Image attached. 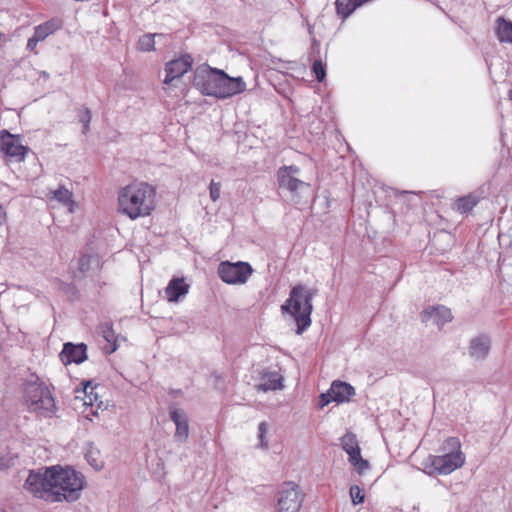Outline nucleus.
<instances>
[{"mask_svg":"<svg viewBox=\"0 0 512 512\" xmlns=\"http://www.w3.org/2000/svg\"><path fill=\"white\" fill-rule=\"evenodd\" d=\"M16 459L17 456L11 453L0 457V470L4 471L14 466Z\"/></svg>","mask_w":512,"mask_h":512,"instance_id":"nucleus-32","label":"nucleus"},{"mask_svg":"<svg viewBox=\"0 0 512 512\" xmlns=\"http://www.w3.org/2000/svg\"><path fill=\"white\" fill-rule=\"evenodd\" d=\"M350 497L353 502V504L358 505L364 502V493L360 489L358 485H352L350 487Z\"/></svg>","mask_w":512,"mask_h":512,"instance_id":"nucleus-31","label":"nucleus"},{"mask_svg":"<svg viewBox=\"0 0 512 512\" xmlns=\"http://www.w3.org/2000/svg\"><path fill=\"white\" fill-rule=\"evenodd\" d=\"M4 34L0 32V49L2 48L3 46V43H4Z\"/></svg>","mask_w":512,"mask_h":512,"instance_id":"nucleus-38","label":"nucleus"},{"mask_svg":"<svg viewBox=\"0 0 512 512\" xmlns=\"http://www.w3.org/2000/svg\"><path fill=\"white\" fill-rule=\"evenodd\" d=\"M304 495L294 482H286L279 486L276 494L275 512H298L302 506Z\"/></svg>","mask_w":512,"mask_h":512,"instance_id":"nucleus-7","label":"nucleus"},{"mask_svg":"<svg viewBox=\"0 0 512 512\" xmlns=\"http://www.w3.org/2000/svg\"><path fill=\"white\" fill-rule=\"evenodd\" d=\"M267 424L266 422H261L258 426V431H259V439H260V446L262 448H267L268 447V443L264 441V437H265V434L267 433Z\"/></svg>","mask_w":512,"mask_h":512,"instance_id":"nucleus-35","label":"nucleus"},{"mask_svg":"<svg viewBox=\"0 0 512 512\" xmlns=\"http://www.w3.org/2000/svg\"><path fill=\"white\" fill-rule=\"evenodd\" d=\"M193 86L201 94L217 99H227L246 90V83L241 76L230 77L225 71L208 65L197 67Z\"/></svg>","mask_w":512,"mask_h":512,"instance_id":"nucleus-2","label":"nucleus"},{"mask_svg":"<svg viewBox=\"0 0 512 512\" xmlns=\"http://www.w3.org/2000/svg\"><path fill=\"white\" fill-rule=\"evenodd\" d=\"M23 401L39 417L52 418L58 410L48 386L35 375L23 383Z\"/></svg>","mask_w":512,"mask_h":512,"instance_id":"nucleus-5","label":"nucleus"},{"mask_svg":"<svg viewBox=\"0 0 512 512\" xmlns=\"http://www.w3.org/2000/svg\"><path fill=\"white\" fill-rule=\"evenodd\" d=\"M312 71L318 82H322L326 77V68L320 59H316L312 64Z\"/></svg>","mask_w":512,"mask_h":512,"instance_id":"nucleus-30","label":"nucleus"},{"mask_svg":"<svg viewBox=\"0 0 512 512\" xmlns=\"http://www.w3.org/2000/svg\"><path fill=\"white\" fill-rule=\"evenodd\" d=\"M84 388V392L86 395L85 404L93 406L94 403L98 400V394L94 392V390L98 387V385L92 386V381H84L82 382Z\"/></svg>","mask_w":512,"mask_h":512,"instance_id":"nucleus-27","label":"nucleus"},{"mask_svg":"<svg viewBox=\"0 0 512 512\" xmlns=\"http://www.w3.org/2000/svg\"><path fill=\"white\" fill-rule=\"evenodd\" d=\"M316 294V289H307L301 284L296 285L292 287L288 299L281 306L282 313L289 314L294 319L297 335L304 333L311 325L312 300Z\"/></svg>","mask_w":512,"mask_h":512,"instance_id":"nucleus-4","label":"nucleus"},{"mask_svg":"<svg viewBox=\"0 0 512 512\" xmlns=\"http://www.w3.org/2000/svg\"><path fill=\"white\" fill-rule=\"evenodd\" d=\"M340 442L342 449L349 456V462L359 474H362L370 467L369 462L361 456V449L355 434L347 432L341 437Z\"/></svg>","mask_w":512,"mask_h":512,"instance_id":"nucleus-10","label":"nucleus"},{"mask_svg":"<svg viewBox=\"0 0 512 512\" xmlns=\"http://www.w3.org/2000/svg\"><path fill=\"white\" fill-rule=\"evenodd\" d=\"M189 286L184 282L183 279L174 278L168 283L165 293L168 301L175 302L180 296L188 293Z\"/></svg>","mask_w":512,"mask_h":512,"instance_id":"nucleus-19","label":"nucleus"},{"mask_svg":"<svg viewBox=\"0 0 512 512\" xmlns=\"http://www.w3.org/2000/svg\"><path fill=\"white\" fill-rule=\"evenodd\" d=\"M219 278L230 285L244 284L253 273V268L248 262L223 261L218 265Z\"/></svg>","mask_w":512,"mask_h":512,"instance_id":"nucleus-8","label":"nucleus"},{"mask_svg":"<svg viewBox=\"0 0 512 512\" xmlns=\"http://www.w3.org/2000/svg\"><path fill=\"white\" fill-rule=\"evenodd\" d=\"M155 34H145L139 38L138 48L141 51H152L155 46Z\"/></svg>","mask_w":512,"mask_h":512,"instance_id":"nucleus-28","label":"nucleus"},{"mask_svg":"<svg viewBox=\"0 0 512 512\" xmlns=\"http://www.w3.org/2000/svg\"><path fill=\"white\" fill-rule=\"evenodd\" d=\"M192 65L193 58L189 54L169 61L165 66L166 77L163 83L170 84L173 80L180 78L192 68Z\"/></svg>","mask_w":512,"mask_h":512,"instance_id":"nucleus-12","label":"nucleus"},{"mask_svg":"<svg viewBox=\"0 0 512 512\" xmlns=\"http://www.w3.org/2000/svg\"><path fill=\"white\" fill-rule=\"evenodd\" d=\"M92 119L91 110L87 107L83 108L79 113V122L83 125V133L86 134L90 129V122Z\"/></svg>","mask_w":512,"mask_h":512,"instance_id":"nucleus-29","label":"nucleus"},{"mask_svg":"<svg viewBox=\"0 0 512 512\" xmlns=\"http://www.w3.org/2000/svg\"><path fill=\"white\" fill-rule=\"evenodd\" d=\"M440 455H429L424 465L429 474L448 475L465 463L461 443L457 437H448L440 446Z\"/></svg>","mask_w":512,"mask_h":512,"instance_id":"nucleus-6","label":"nucleus"},{"mask_svg":"<svg viewBox=\"0 0 512 512\" xmlns=\"http://www.w3.org/2000/svg\"><path fill=\"white\" fill-rule=\"evenodd\" d=\"M53 198L66 206H70L69 211L73 212L74 201L72 199L71 191H69L65 187H60L53 191Z\"/></svg>","mask_w":512,"mask_h":512,"instance_id":"nucleus-24","label":"nucleus"},{"mask_svg":"<svg viewBox=\"0 0 512 512\" xmlns=\"http://www.w3.org/2000/svg\"><path fill=\"white\" fill-rule=\"evenodd\" d=\"M155 195L148 183L130 184L119 191V211L132 220L149 216L155 208Z\"/></svg>","mask_w":512,"mask_h":512,"instance_id":"nucleus-3","label":"nucleus"},{"mask_svg":"<svg viewBox=\"0 0 512 512\" xmlns=\"http://www.w3.org/2000/svg\"><path fill=\"white\" fill-rule=\"evenodd\" d=\"M283 378L276 371L263 372L261 375V382L256 385L258 391H275L283 388Z\"/></svg>","mask_w":512,"mask_h":512,"instance_id":"nucleus-18","label":"nucleus"},{"mask_svg":"<svg viewBox=\"0 0 512 512\" xmlns=\"http://www.w3.org/2000/svg\"><path fill=\"white\" fill-rule=\"evenodd\" d=\"M5 289L3 288V284H0V293H3Z\"/></svg>","mask_w":512,"mask_h":512,"instance_id":"nucleus-39","label":"nucleus"},{"mask_svg":"<svg viewBox=\"0 0 512 512\" xmlns=\"http://www.w3.org/2000/svg\"><path fill=\"white\" fill-rule=\"evenodd\" d=\"M93 267L97 270L100 268V261L97 256L83 255L79 259V271L84 275H88Z\"/></svg>","mask_w":512,"mask_h":512,"instance_id":"nucleus-23","label":"nucleus"},{"mask_svg":"<svg viewBox=\"0 0 512 512\" xmlns=\"http://www.w3.org/2000/svg\"><path fill=\"white\" fill-rule=\"evenodd\" d=\"M43 77H48V74H46L45 72H43Z\"/></svg>","mask_w":512,"mask_h":512,"instance_id":"nucleus-41","label":"nucleus"},{"mask_svg":"<svg viewBox=\"0 0 512 512\" xmlns=\"http://www.w3.org/2000/svg\"><path fill=\"white\" fill-rule=\"evenodd\" d=\"M59 357L64 365L81 364L87 359V346L84 343L67 342L63 345Z\"/></svg>","mask_w":512,"mask_h":512,"instance_id":"nucleus-13","label":"nucleus"},{"mask_svg":"<svg viewBox=\"0 0 512 512\" xmlns=\"http://www.w3.org/2000/svg\"><path fill=\"white\" fill-rule=\"evenodd\" d=\"M496 36L501 43L512 44V21L504 17L496 19Z\"/></svg>","mask_w":512,"mask_h":512,"instance_id":"nucleus-21","label":"nucleus"},{"mask_svg":"<svg viewBox=\"0 0 512 512\" xmlns=\"http://www.w3.org/2000/svg\"><path fill=\"white\" fill-rule=\"evenodd\" d=\"M86 486L84 475L70 466L53 465L31 470L24 487L36 498L50 503H72Z\"/></svg>","mask_w":512,"mask_h":512,"instance_id":"nucleus-1","label":"nucleus"},{"mask_svg":"<svg viewBox=\"0 0 512 512\" xmlns=\"http://www.w3.org/2000/svg\"><path fill=\"white\" fill-rule=\"evenodd\" d=\"M452 318L450 309L443 305L430 306L421 313L422 322L432 321L439 327L450 322Z\"/></svg>","mask_w":512,"mask_h":512,"instance_id":"nucleus-15","label":"nucleus"},{"mask_svg":"<svg viewBox=\"0 0 512 512\" xmlns=\"http://www.w3.org/2000/svg\"><path fill=\"white\" fill-rule=\"evenodd\" d=\"M331 392L334 394V402L337 403L349 402L356 394L355 388L351 384L340 380L332 382Z\"/></svg>","mask_w":512,"mask_h":512,"instance_id":"nucleus-17","label":"nucleus"},{"mask_svg":"<svg viewBox=\"0 0 512 512\" xmlns=\"http://www.w3.org/2000/svg\"><path fill=\"white\" fill-rule=\"evenodd\" d=\"M490 339L485 335L477 336L470 341L469 354L476 360H483L490 350Z\"/></svg>","mask_w":512,"mask_h":512,"instance_id":"nucleus-16","label":"nucleus"},{"mask_svg":"<svg viewBox=\"0 0 512 512\" xmlns=\"http://www.w3.org/2000/svg\"><path fill=\"white\" fill-rule=\"evenodd\" d=\"M6 212L4 208L0 205V225L5 221Z\"/></svg>","mask_w":512,"mask_h":512,"instance_id":"nucleus-37","label":"nucleus"},{"mask_svg":"<svg viewBox=\"0 0 512 512\" xmlns=\"http://www.w3.org/2000/svg\"><path fill=\"white\" fill-rule=\"evenodd\" d=\"M300 168L297 165L281 166L278 168L276 177L280 189L288 191L292 198L303 190H308L310 184L298 178Z\"/></svg>","mask_w":512,"mask_h":512,"instance_id":"nucleus-9","label":"nucleus"},{"mask_svg":"<svg viewBox=\"0 0 512 512\" xmlns=\"http://www.w3.org/2000/svg\"><path fill=\"white\" fill-rule=\"evenodd\" d=\"M0 512H11V511L6 510V509H1Z\"/></svg>","mask_w":512,"mask_h":512,"instance_id":"nucleus-40","label":"nucleus"},{"mask_svg":"<svg viewBox=\"0 0 512 512\" xmlns=\"http://www.w3.org/2000/svg\"><path fill=\"white\" fill-rule=\"evenodd\" d=\"M334 401V394L331 392V388L327 390L325 393H322L319 396V407L323 408Z\"/></svg>","mask_w":512,"mask_h":512,"instance_id":"nucleus-33","label":"nucleus"},{"mask_svg":"<svg viewBox=\"0 0 512 512\" xmlns=\"http://www.w3.org/2000/svg\"><path fill=\"white\" fill-rule=\"evenodd\" d=\"M479 203V197L469 194L455 200L453 209L461 214L470 212Z\"/></svg>","mask_w":512,"mask_h":512,"instance_id":"nucleus-22","label":"nucleus"},{"mask_svg":"<svg viewBox=\"0 0 512 512\" xmlns=\"http://www.w3.org/2000/svg\"><path fill=\"white\" fill-rule=\"evenodd\" d=\"M100 333L102 334L103 338L111 344L110 353L114 352L117 349L116 345V336L114 333V330L112 328V324L104 323L100 325Z\"/></svg>","mask_w":512,"mask_h":512,"instance_id":"nucleus-25","label":"nucleus"},{"mask_svg":"<svg viewBox=\"0 0 512 512\" xmlns=\"http://www.w3.org/2000/svg\"><path fill=\"white\" fill-rule=\"evenodd\" d=\"M39 42L40 40L33 34L27 41V50L33 51Z\"/></svg>","mask_w":512,"mask_h":512,"instance_id":"nucleus-36","label":"nucleus"},{"mask_svg":"<svg viewBox=\"0 0 512 512\" xmlns=\"http://www.w3.org/2000/svg\"><path fill=\"white\" fill-rule=\"evenodd\" d=\"M170 419L176 426L174 438L177 442L184 443L189 437V424L187 414L176 407H170Z\"/></svg>","mask_w":512,"mask_h":512,"instance_id":"nucleus-14","label":"nucleus"},{"mask_svg":"<svg viewBox=\"0 0 512 512\" xmlns=\"http://www.w3.org/2000/svg\"><path fill=\"white\" fill-rule=\"evenodd\" d=\"M0 150L6 156L14 158L17 162H21L25 159L30 149L21 144L19 135H13L7 130H2L0 136Z\"/></svg>","mask_w":512,"mask_h":512,"instance_id":"nucleus-11","label":"nucleus"},{"mask_svg":"<svg viewBox=\"0 0 512 512\" xmlns=\"http://www.w3.org/2000/svg\"><path fill=\"white\" fill-rule=\"evenodd\" d=\"M372 0H336V11L342 19L348 18L358 7Z\"/></svg>","mask_w":512,"mask_h":512,"instance_id":"nucleus-20","label":"nucleus"},{"mask_svg":"<svg viewBox=\"0 0 512 512\" xmlns=\"http://www.w3.org/2000/svg\"><path fill=\"white\" fill-rule=\"evenodd\" d=\"M55 30V25L48 21L35 27L33 34L38 38V40L43 41Z\"/></svg>","mask_w":512,"mask_h":512,"instance_id":"nucleus-26","label":"nucleus"},{"mask_svg":"<svg viewBox=\"0 0 512 512\" xmlns=\"http://www.w3.org/2000/svg\"><path fill=\"white\" fill-rule=\"evenodd\" d=\"M220 189L221 184L219 182H215L214 180L211 181L209 190H210V198L212 201H217L220 197Z\"/></svg>","mask_w":512,"mask_h":512,"instance_id":"nucleus-34","label":"nucleus"}]
</instances>
